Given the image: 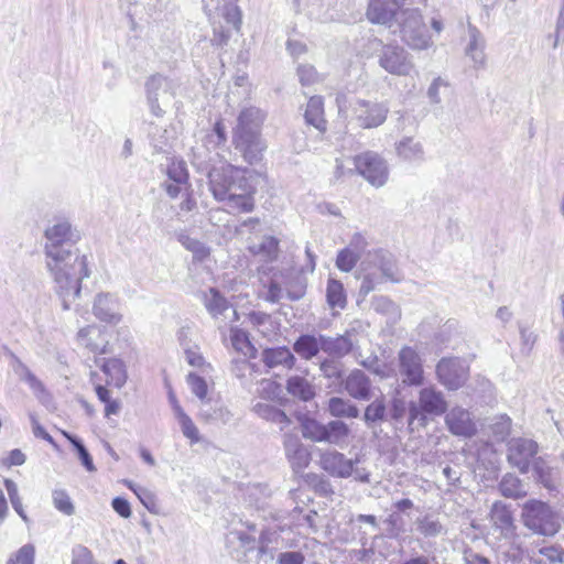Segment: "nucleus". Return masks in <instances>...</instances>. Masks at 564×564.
I'll use <instances>...</instances> for the list:
<instances>
[{
	"label": "nucleus",
	"instance_id": "1",
	"mask_svg": "<svg viewBox=\"0 0 564 564\" xmlns=\"http://www.w3.org/2000/svg\"><path fill=\"white\" fill-rule=\"evenodd\" d=\"M70 224L59 221L45 230V267L65 311L79 297L82 281L90 275L88 260L75 247Z\"/></svg>",
	"mask_w": 564,
	"mask_h": 564
},
{
	"label": "nucleus",
	"instance_id": "2",
	"mask_svg": "<svg viewBox=\"0 0 564 564\" xmlns=\"http://www.w3.org/2000/svg\"><path fill=\"white\" fill-rule=\"evenodd\" d=\"M192 164L206 173L213 197L234 213H250L254 209L256 186L246 175L248 170L228 163L218 153L204 147L193 149Z\"/></svg>",
	"mask_w": 564,
	"mask_h": 564
},
{
	"label": "nucleus",
	"instance_id": "3",
	"mask_svg": "<svg viewBox=\"0 0 564 564\" xmlns=\"http://www.w3.org/2000/svg\"><path fill=\"white\" fill-rule=\"evenodd\" d=\"M360 279L359 294L367 296L386 281H401V274L393 256L389 251L379 249L368 252L366 260L361 263Z\"/></svg>",
	"mask_w": 564,
	"mask_h": 564
},
{
	"label": "nucleus",
	"instance_id": "4",
	"mask_svg": "<svg viewBox=\"0 0 564 564\" xmlns=\"http://www.w3.org/2000/svg\"><path fill=\"white\" fill-rule=\"evenodd\" d=\"M338 112L344 118L349 117L357 121L364 129H372L381 126L388 116L389 107L383 102H373L364 99H349L346 94L336 96Z\"/></svg>",
	"mask_w": 564,
	"mask_h": 564
},
{
	"label": "nucleus",
	"instance_id": "5",
	"mask_svg": "<svg viewBox=\"0 0 564 564\" xmlns=\"http://www.w3.org/2000/svg\"><path fill=\"white\" fill-rule=\"evenodd\" d=\"M523 524L536 534L555 535L561 524L550 506L541 500L531 499L522 507Z\"/></svg>",
	"mask_w": 564,
	"mask_h": 564
},
{
	"label": "nucleus",
	"instance_id": "6",
	"mask_svg": "<svg viewBox=\"0 0 564 564\" xmlns=\"http://www.w3.org/2000/svg\"><path fill=\"white\" fill-rule=\"evenodd\" d=\"M447 410V402L442 391L433 386L419 391L417 401L409 404V424L415 420L424 421L426 415L440 416Z\"/></svg>",
	"mask_w": 564,
	"mask_h": 564
},
{
	"label": "nucleus",
	"instance_id": "7",
	"mask_svg": "<svg viewBox=\"0 0 564 564\" xmlns=\"http://www.w3.org/2000/svg\"><path fill=\"white\" fill-rule=\"evenodd\" d=\"M397 376L404 386L420 387L424 382L423 359L411 346H403L398 352Z\"/></svg>",
	"mask_w": 564,
	"mask_h": 564
},
{
	"label": "nucleus",
	"instance_id": "8",
	"mask_svg": "<svg viewBox=\"0 0 564 564\" xmlns=\"http://www.w3.org/2000/svg\"><path fill=\"white\" fill-rule=\"evenodd\" d=\"M401 36L413 50H426L432 44L426 25L417 10H406L402 13Z\"/></svg>",
	"mask_w": 564,
	"mask_h": 564
},
{
	"label": "nucleus",
	"instance_id": "9",
	"mask_svg": "<svg viewBox=\"0 0 564 564\" xmlns=\"http://www.w3.org/2000/svg\"><path fill=\"white\" fill-rule=\"evenodd\" d=\"M357 172L362 175L372 186L382 187L389 177L387 161L372 151L364 152L354 158Z\"/></svg>",
	"mask_w": 564,
	"mask_h": 564
},
{
	"label": "nucleus",
	"instance_id": "10",
	"mask_svg": "<svg viewBox=\"0 0 564 564\" xmlns=\"http://www.w3.org/2000/svg\"><path fill=\"white\" fill-rule=\"evenodd\" d=\"M379 65L392 75L408 76L414 69L411 55L401 46L384 45L379 55Z\"/></svg>",
	"mask_w": 564,
	"mask_h": 564
},
{
	"label": "nucleus",
	"instance_id": "11",
	"mask_svg": "<svg viewBox=\"0 0 564 564\" xmlns=\"http://www.w3.org/2000/svg\"><path fill=\"white\" fill-rule=\"evenodd\" d=\"M438 381L449 390H457L467 380L468 366L460 358H442L436 365Z\"/></svg>",
	"mask_w": 564,
	"mask_h": 564
},
{
	"label": "nucleus",
	"instance_id": "12",
	"mask_svg": "<svg viewBox=\"0 0 564 564\" xmlns=\"http://www.w3.org/2000/svg\"><path fill=\"white\" fill-rule=\"evenodd\" d=\"M232 144L250 165L260 163L268 148L262 134H232Z\"/></svg>",
	"mask_w": 564,
	"mask_h": 564
},
{
	"label": "nucleus",
	"instance_id": "13",
	"mask_svg": "<svg viewBox=\"0 0 564 564\" xmlns=\"http://www.w3.org/2000/svg\"><path fill=\"white\" fill-rule=\"evenodd\" d=\"M359 458H347L343 453L328 449L321 454V468L332 477L349 478L352 476L354 466L358 465Z\"/></svg>",
	"mask_w": 564,
	"mask_h": 564
},
{
	"label": "nucleus",
	"instance_id": "14",
	"mask_svg": "<svg viewBox=\"0 0 564 564\" xmlns=\"http://www.w3.org/2000/svg\"><path fill=\"white\" fill-rule=\"evenodd\" d=\"M144 86L147 102L151 113L156 118L163 117L164 110L161 108L159 101L160 98L163 99L164 97L172 95V82L161 74H154L147 79Z\"/></svg>",
	"mask_w": 564,
	"mask_h": 564
},
{
	"label": "nucleus",
	"instance_id": "15",
	"mask_svg": "<svg viewBox=\"0 0 564 564\" xmlns=\"http://www.w3.org/2000/svg\"><path fill=\"white\" fill-rule=\"evenodd\" d=\"M78 345L97 355L110 354L107 330L98 325H88L77 333Z\"/></svg>",
	"mask_w": 564,
	"mask_h": 564
},
{
	"label": "nucleus",
	"instance_id": "16",
	"mask_svg": "<svg viewBox=\"0 0 564 564\" xmlns=\"http://www.w3.org/2000/svg\"><path fill=\"white\" fill-rule=\"evenodd\" d=\"M538 453V444L529 438H514L509 443L508 462L522 474L529 471L530 460Z\"/></svg>",
	"mask_w": 564,
	"mask_h": 564
},
{
	"label": "nucleus",
	"instance_id": "17",
	"mask_svg": "<svg viewBox=\"0 0 564 564\" xmlns=\"http://www.w3.org/2000/svg\"><path fill=\"white\" fill-rule=\"evenodd\" d=\"M445 413V424L453 435L471 437L477 433L476 423L468 410L454 406Z\"/></svg>",
	"mask_w": 564,
	"mask_h": 564
},
{
	"label": "nucleus",
	"instance_id": "18",
	"mask_svg": "<svg viewBox=\"0 0 564 564\" xmlns=\"http://www.w3.org/2000/svg\"><path fill=\"white\" fill-rule=\"evenodd\" d=\"M267 113L258 107L249 106L240 110L232 134H261Z\"/></svg>",
	"mask_w": 564,
	"mask_h": 564
},
{
	"label": "nucleus",
	"instance_id": "19",
	"mask_svg": "<svg viewBox=\"0 0 564 564\" xmlns=\"http://www.w3.org/2000/svg\"><path fill=\"white\" fill-rule=\"evenodd\" d=\"M119 307V301L113 294L98 293L93 304V313L99 321L116 325L122 318Z\"/></svg>",
	"mask_w": 564,
	"mask_h": 564
},
{
	"label": "nucleus",
	"instance_id": "20",
	"mask_svg": "<svg viewBox=\"0 0 564 564\" xmlns=\"http://www.w3.org/2000/svg\"><path fill=\"white\" fill-rule=\"evenodd\" d=\"M285 456L295 474L305 469L311 462V454L296 435L284 434Z\"/></svg>",
	"mask_w": 564,
	"mask_h": 564
},
{
	"label": "nucleus",
	"instance_id": "21",
	"mask_svg": "<svg viewBox=\"0 0 564 564\" xmlns=\"http://www.w3.org/2000/svg\"><path fill=\"white\" fill-rule=\"evenodd\" d=\"M401 6L399 0H370L367 18L371 23L390 26Z\"/></svg>",
	"mask_w": 564,
	"mask_h": 564
},
{
	"label": "nucleus",
	"instance_id": "22",
	"mask_svg": "<svg viewBox=\"0 0 564 564\" xmlns=\"http://www.w3.org/2000/svg\"><path fill=\"white\" fill-rule=\"evenodd\" d=\"M95 364L107 377L106 383L118 389L122 388L128 379L124 362L117 357L112 358H95Z\"/></svg>",
	"mask_w": 564,
	"mask_h": 564
},
{
	"label": "nucleus",
	"instance_id": "23",
	"mask_svg": "<svg viewBox=\"0 0 564 564\" xmlns=\"http://www.w3.org/2000/svg\"><path fill=\"white\" fill-rule=\"evenodd\" d=\"M321 350L325 354L343 358L352 351L356 347V341L352 338L351 330H346L344 335L336 337L321 335Z\"/></svg>",
	"mask_w": 564,
	"mask_h": 564
},
{
	"label": "nucleus",
	"instance_id": "24",
	"mask_svg": "<svg viewBox=\"0 0 564 564\" xmlns=\"http://www.w3.org/2000/svg\"><path fill=\"white\" fill-rule=\"evenodd\" d=\"M341 382L345 391L351 398L361 401L370 400L371 381L364 371L355 369Z\"/></svg>",
	"mask_w": 564,
	"mask_h": 564
},
{
	"label": "nucleus",
	"instance_id": "25",
	"mask_svg": "<svg viewBox=\"0 0 564 564\" xmlns=\"http://www.w3.org/2000/svg\"><path fill=\"white\" fill-rule=\"evenodd\" d=\"M262 362L270 369H292L295 365L293 352L285 346L265 348L261 352Z\"/></svg>",
	"mask_w": 564,
	"mask_h": 564
},
{
	"label": "nucleus",
	"instance_id": "26",
	"mask_svg": "<svg viewBox=\"0 0 564 564\" xmlns=\"http://www.w3.org/2000/svg\"><path fill=\"white\" fill-rule=\"evenodd\" d=\"M395 152L400 160L419 164L425 159L423 144L412 137H403L395 143Z\"/></svg>",
	"mask_w": 564,
	"mask_h": 564
},
{
	"label": "nucleus",
	"instance_id": "27",
	"mask_svg": "<svg viewBox=\"0 0 564 564\" xmlns=\"http://www.w3.org/2000/svg\"><path fill=\"white\" fill-rule=\"evenodd\" d=\"M490 521L492 525L500 530L501 535L508 536L513 532V516L507 505L496 501L490 510Z\"/></svg>",
	"mask_w": 564,
	"mask_h": 564
},
{
	"label": "nucleus",
	"instance_id": "28",
	"mask_svg": "<svg viewBox=\"0 0 564 564\" xmlns=\"http://www.w3.org/2000/svg\"><path fill=\"white\" fill-rule=\"evenodd\" d=\"M469 42L466 46V55L473 61L475 67H484L486 64L485 40L479 30L468 26Z\"/></svg>",
	"mask_w": 564,
	"mask_h": 564
},
{
	"label": "nucleus",
	"instance_id": "29",
	"mask_svg": "<svg viewBox=\"0 0 564 564\" xmlns=\"http://www.w3.org/2000/svg\"><path fill=\"white\" fill-rule=\"evenodd\" d=\"M305 122L313 126L319 132L326 131V120L324 118V102L321 96H313L310 98L305 113Z\"/></svg>",
	"mask_w": 564,
	"mask_h": 564
},
{
	"label": "nucleus",
	"instance_id": "30",
	"mask_svg": "<svg viewBox=\"0 0 564 564\" xmlns=\"http://www.w3.org/2000/svg\"><path fill=\"white\" fill-rule=\"evenodd\" d=\"M499 492L509 499H520L528 495V486L516 475L507 473L498 485Z\"/></svg>",
	"mask_w": 564,
	"mask_h": 564
},
{
	"label": "nucleus",
	"instance_id": "31",
	"mask_svg": "<svg viewBox=\"0 0 564 564\" xmlns=\"http://www.w3.org/2000/svg\"><path fill=\"white\" fill-rule=\"evenodd\" d=\"M252 411L261 419L275 423L280 426V430L283 431L290 423L291 420L284 413V411L278 409L274 405L258 402L253 405Z\"/></svg>",
	"mask_w": 564,
	"mask_h": 564
},
{
	"label": "nucleus",
	"instance_id": "32",
	"mask_svg": "<svg viewBox=\"0 0 564 564\" xmlns=\"http://www.w3.org/2000/svg\"><path fill=\"white\" fill-rule=\"evenodd\" d=\"M203 303L207 312L215 318L230 308L227 299L215 288H210L203 293Z\"/></svg>",
	"mask_w": 564,
	"mask_h": 564
},
{
	"label": "nucleus",
	"instance_id": "33",
	"mask_svg": "<svg viewBox=\"0 0 564 564\" xmlns=\"http://www.w3.org/2000/svg\"><path fill=\"white\" fill-rule=\"evenodd\" d=\"M203 9L213 26L212 44L216 46L227 45L231 36L230 29L225 28L220 21L216 20V15L213 13L209 2L203 0Z\"/></svg>",
	"mask_w": 564,
	"mask_h": 564
},
{
	"label": "nucleus",
	"instance_id": "34",
	"mask_svg": "<svg viewBox=\"0 0 564 564\" xmlns=\"http://www.w3.org/2000/svg\"><path fill=\"white\" fill-rule=\"evenodd\" d=\"M349 434L350 430L345 422L340 420L330 421L326 424L325 442L344 447L347 445Z\"/></svg>",
	"mask_w": 564,
	"mask_h": 564
},
{
	"label": "nucleus",
	"instance_id": "35",
	"mask_svg": "<svg viewBox=\"0 0 564 564\" xmlns=\"http://www.w3.org/2000/svg\"><path fill=\"white\" fill-rule=\"evenodd\" d=\"M286 391L302 401H310L315 395L314 387L301 376H292L288 379Z\"/></svg>",
	"mask_w": 564,
	"mask_h": 564
},
{
	"label": "nucleus",
	"instance_id": "36",
	"mask_svg": "<svg viewBox=\"0 0 564 564\" xmlns=\"http://www.w3.org/2000/svg\"><path fill=\"white\" fill-rule=\"evenodd\" d=\"M321 335L315 337L313 335H301L293 345V349L302 358L310 360L315 357L321 350Z\"/></svg>",
	"mask_w": 564,
	"mask_h": 564
},
{
	"label": "nucleus",
	"instance_id": "37",
	"mask_svg": "<svg viewBox=\"0 0 564 564\" xmlns=\"http://www.w3.org/2000/svg\"><path fill=\"white\" fill-rule=\"evenodd\" d=\"M371 307L387 317L389 323H397L401 318L400 307L389 297L379 295L371 301Z\"/></svg>",
	"mask_w": 564,
	"mask_h": 564
},
{
	"label": "nucleus",
	"instance_id": "38",
	"mask_svg": "<svg viewBox=\"0 0 564 564\" xmlns=\"http://www.w3.org/2000/svg\"><path fill=\"white\" fill-rule=\"evenodd\" d=\"M388 410L384 398L381 395L376 398L367 405L364 413V421L367 426L371 427L387 420Z\"/></svg>",
	"mask_w": 564,
	"mask_h": 564
},
{
	"label": "nucleus",
	"instance_id": "39",
	"mask_svg": "<svg viewBox=\"0 0 564 564\" xmlns=\"http://www.w3.org/2000/svg\"><path fill=\"white\" fill-rule=\"evenodd\" d=\"M416 530L424 538H435L445 533L444 525L435 514H425L415 520Z\"/></svg>",
	"mask_w": 564,
	"mask_h": 564
},
{
	"label": "nucleus",
	"instance_id": "40",
	"mask_svg": "<svg viewBox=\"0 0 564 564\" xmlns=\"http://www.w3.org/2000/svg\"><path fill=\"white\" fill-rule=\"evenodd\" d=\"M327 409L330 415L335 417L357 419L359 416L358 408L339 397H332L328 400Z\"/></svg>",
	"mask_w": 564,
	"mask_h": 564
},
{
	"label": "nucleus",
	"instance_id": "41",
	"mask_svg": "<svg viewBox=\"0 0 564 564\" xmlns=\"http://www.w3.org/2000/svg\"><path fill=\"white\" fill-rule=\"evenodd\" d=\"M199 417L206 422H221L226 424L231 420L232 414L227 406L223 404H216L213 406L207 401L203 403V406L199 410Z\"/></svg>",
	"mask_w": 564,
	"mask_h": 564
},
{
	"label": "nucleus",
	"instance_id": "42",
	"mask_svg": "<svg viewBox=\"0 0 564 564\" xmlns=\"http://www.w3.org/2000/svg\"><path fill=\"white\" fill-rule=\"evenodd\" d=\"M326 300L332 308H345L347 296L344 285L340 281L329 279L326 288Z\"/></svg>",
	"mask_w": 564,
	"mask_h": 564
},
{
	"label": "nucleus",
	"instance_id": "43",
	"mask_svg": "<svg viewBox=\"0 0 564 564\" xmlns=\"http://www.w3.org/2000/svg\"><path fill=\"white\" fill-rule=\"evenodd\" d=\"M356 359L362 367L381 379L390 378L394 373V370L381 361L376 355H370L366 358H362L361 355H359Z\"/></svg>",
	"mask_w": 564,
	"mask_h": 564
},
{
	"label": "nucleus",
	"instance_id": "44",
	"mask_svg": "<svg viewBox=\"0 0 564 564\" xmlns=\"http://www.w3.org/2000/svg\"><path fill=\"white\" fill-rule=\"evenodd\" d=\"M250 251L262 256L268 261H273L279 254V240L272 236H264L259 245L250 247Z\"/></svg>",
	"mask_w": 564,
	"mask_h": 564
},
{
	"label": "nucleus",
	"instance_id": "45",
	"mask_svg": "<svg viewBox=\"0 0 564 564\" xmlns=\"http://www.w3.org/2000/svg\"><path fill=\"white\" fill-rule=\"evenodd\" d=\"M52 502L54 508L64 516L70 517L75 514V505L65 489H53Z\"/></svg>",
	"mask_w": 564,
	"mask_h": 564
},
{
	"label": "nucleus",
	"instance_id": "46",
	"mask_svg": "<svg viewBox=\"0 0 564 564\" xmlns=\"http://www.w3.org/2000/svg\"><path fill=\"white\" fill-rule=\"evenodd\" d=\"M248 319L263 336H270L273 333V321L269 314L264 312H251L248 315Z\"/></svg>",
	"mask_w": 564,
	"mask_h": 564
},
{
	"label": "nucleus",
	"instance_id": "47",
	"mask_svg": "<svg viewBox=\"0 0 564 564\" xmlns=\"http://www.w3.org/2000/svg\"><path fill=\"white\" fill-rule=\"evenodd\" d=\"M64 436L70 442V444L76 449L78 458L80 459L83 466L90 473L95 471L96 467L93 463V458L88 453L87 448L85 447V445L83 444V442L78 437L66 432H64Z\"/></svg>",
	"mask_w": 564,
	"mask_h": 564
},
{
	"label": "nucleus",
	"instance_id": "48",
	"mask_svg": "<svg viewBox=\"0 0 564 564\" xmlns=\"http://www.w3.org/2000/svg\"><path fill=\"white\" fill-rule=\"evenodd\" d=\"M272 495V489L264 484H256L249 488V498L258 509H264Z\"/></svg>",
	"mask_w": 564,
	"mask_h": 564
},
{
	"label": "nucleus",
	"instance_id": "49",
	"mask_svg": "<svg viewBox=\"0 0 564 564\" xmlns=\"http://www.w3.org/2000/svg\"><path fill=\"white\" fill-rule=\"evenodd\" d=\"M186 382L192 393L195 394L203 403L208 401V384L203 377L196 375L195 372H189L186 377Z\"/></svg>",
	"mask_w": 564,
	"mask_h": 564
},
{
	"label": "nucleus",
	"instance_id": "50",
	"mask_svg": "<svg viewBox=\"0 0 564 564\" xmlns=\"http://www.w3.org/2000/svg\"><path fill=\"white\" fill-rule=\"evenodd\" d=\"M281 392V386L271 379H262L259 382V387L257 389V395L263 400L269 401H275L280 399Z\"/></svg>",
	"mask_w": 564,
	"mask_h": 564
},
{
	"label": "nucleus",
	"instance_id": "51",
	"mask_svg": "<svg viewBox=\"0 0 564 564\" xmlns=\"http://www.w3.org/2000/svg\"><path fill=\"white\" fill-rule=\"evenodd\" d=\"M538 552L546 560H536L535 564H562L564 562V549L560 545L542 546L538 550Z\"/></svg>",
	"mask_w": 564,
	"mask_h": 564
},
{
	"label": "nucleus",
	"instance_id": "52",
	"mask_svg": "<svg viewBox=\"0 0 564 564\" xmlns=\"http://www.w3.org/2000/svg\"><path fill=\"white\" fill-rule=\"evenodd\" d=\"M360 259V256L346 247L338 252L336 267L343 272H350Z\"/></svg>",
	"mask_w": 564,
	"mask_h": 564
},
{
	"label": "nucleus",
	"instance_id": "53",
	"mask_svg": "<svg viewBox=\"0 0 564 564\" xmlns=\"http://www.w3.org/2000/svg\"><path fill=\"white\" fill-rule=\"evenodd\" d=\"M230 340H231L232 347L237 351L242 352L245 356H247L248 352L253 349V347L249 340L248 334L240 328L232 327L230 329Z\"/></svg>",
	"mask_w": 564,
	"mask_h": 564
},
{
	"label": "nucleus",
	"instance_id": "54",
	"mask_svg": "<svg viewBox=\"0 0 564 564\" xmlns=\"http://www.w3.org/2000/svg\"><path fill=\"white\" fill-rule=\"evenodd\" d=\"M232 373L239 380L242 381V384H246L249 379H252L253 375L257 372L256 365L249 362L246 359L235 360L231 368Z\"/></svg>",
	"mask_w": 564,
	"mask_h": 564
},
{
	"label": "nucleus",
	"instance_id": "55",
	"mask_svg": "<svg viewBox=\"0 0 564 564\" xmlns=\"http://www.w3.org/2000/svg\"><path fill=\"white\" fill-rule=\"evenodd\" d=\"M4 487L8 491L11 505L15 512L22 518L24 522H29V518L25 514L22 506L21 498L19 496L18 486L17 484L11 479H4Z\"/></svg>",
	"mask_w": 564,
	"mask_h": 564
},
{
	"label": "nucleus",
	"instance_id": "56",
	"mask_svg": "<svg viewBox=\"0 0 564 564\" xmlns=\"http://www.w3.org/2000/svg\"><path fill=\"white\" fill-rule=\"evenodd\" d=\"M181 425L182 433L187 437L192 444L200 441L199 432L192 419L184 412L175 416Z\"/></svg>",
	"mask_w": 564,
	"mask_h": 564
},
{
	"label": "nucleus",
	"instance_id": "57",
	"mask_svg": "<svg viewBox=\"0 0 564 564\" xmlns=\"http://www.w3.org/2000/svg\"><path fill=\"white\" fill-rule=\"evenodd\" d=\"M130 489L137 495L140 502L152 513H156V497L155 495L141 486L129 485Z\"/></svg>",
	"mask_w": 564,
	"mask_h": 564
},
{
	"label": "nucleus",
	"instance_id": "58",
	"mask_svg": "<svg viewBox=\"0 0 564 564\" xmlns=\"http://www.w3.org/2000/svg\"><path fill=\"white\" fill-rule=\"evenodd\" d=\"M35 549L32 544L20 547L7 562V564H34Z\"/></svg>",
	"mask_w": 564,
	"mask_h": 564
},
{
	"label": "nucleus",
	"instance_id": "59",
	"mask_svg": "<svg viewBox=\"0 0 564 564\" xmlns=\"http://www.w3.org/2000/svg\"><path fill=\"white\" fill-rule=\"evenodd\" d=\"M343 364L335 359H325L321 362L319 369L325 378L339 380L343 377Z\"/></svg>",
	"mask_w": 564,
	"mask_h": 564
},
{
	"label": "nucleus",
	"instance_id": "60",
	"mask_svg": "<svg viewBox=\"0 0 564 564\" xmlns=\"http://www.w3.org/2000/svg\"><path fill=\"white\" fill-rule=\"evenodd\" d=\"M326 424H322L317 421L307 422L304 425L303 435L314 442H325Z\"/></svg>",
	"mask_w": 564,
	"mask_h": 564
},
{
	"label": "nucleus",
	"instance_id": "61",
	"mask_svg": "<svg viewBox=\"0 0 564 564\" xmlns=\"http://www.w3.org/2000/svg\"><path fill=\"white\" fill-rule=\"evenodd\" d=\"M297 76L303 86H310L321 80L315 67L308 64L299 65Z\"/></svg>",
	"mask_w": 564,
	"mask_h": 564
},
{
	"label": "nucleus",
	"instance_id": "62",
	"mask_svg": "<svg viewBox=\"0 0 564 564\" xmlns=\"http://www.w3.org/2000/svg\"><path fill=\"white\" fill-rule=\"evenodd\" d=\"M533 470L536 475L538 480L543 484L545 487H551L552 478L551 473L552 469L545 464L542 458H538L534 460Z\"/></svg>",
	"mask_w": 564,
	"mask_h": 564
},
{
	"label": "nucleus",
	"instance_id": "63",
	"mask_svg": "<svg viewBox=\"0 0 564 564\" xmlns=\"http://www.w3.org/2000/svg\"><path fill=\"white\" fill-rule=\"evenodd\" d=\"M510 429L511 420L507 415L497 417V421L491 425L492 433L499 440H503L507 435H509Z\"/></svg>",
	"mask_w": 564,
	"mask_h": 564
},
{
	"label": "nucleus",
	"instance_id": "64",
	"mask_svg": "<svg viewBox=\"0 0 564 564\" xmlns=\"http://www.w3.org/2000/svg\"><path fill=\"white\" fill-rule=\"evenodd\" d=\"M519 332L522 350H525L529 354L535 344L536 335L532 330H530L529 327L522 324H519Z\"/></svg>",
	"mask_w": 564,
	"mask_h": 564
}]
</instances>
